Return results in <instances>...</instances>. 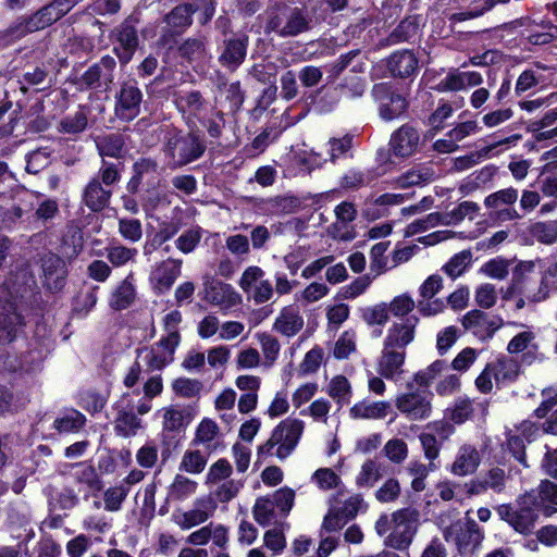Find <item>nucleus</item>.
<instances>
[{
	"label": "nucleus",
	"instance_id": "4d7b16f0",
	"mask_svg": "<svg viewBox=\"0 0 557 557\" xmlns=\"http://www.w3.org/2000/svg\"><path fill=\"white\" fill-rule=\"evenodd\" d=\"M129 488L124 484L109 487L103 493L104 509L115 512L122 508V504L126 499Z\"/></svg>",
	"mask_w": 557,
	"mask_h": 557
},
{
	"label": "nucleus",
	"instance_id": "1a4fd4ad",
	"mask_svg": "<svg viewBox=\"0 0 557 557\" xmlns=\"http://www.w3.org/2000/svg\"><path fill=\"white\" fill-rule=\"evenodd\" d=\"M24 325V317L8 288H0V344H9L15 339L18 330Z\"/></svg>",
	"mask_w": 557,
	"mask_h": 557
},
{
	"label": "nucleus",
	"instance_id": "bb28decb",
	"mask_svg": "<svg viewBox=\"0 0 557 557\" xmlns=\"http://www.w3.org/2000/svg\"><path fill=\"white\" fill-rule=\"evenodd\" d=\"M481 462V456L475 446L463 444L459 447L450 471L458 476H466L474 473Z\"/></svg>",
	"mask_w": 557,
	"mask_h": 557
},
{
	"label": "nucleus",
	"instance_id": "0eeeda50",
	"mask_svg": "<svg viewBox=\"0 0 557 557\" xmlns=\"http://www.w3.org/2000/svg\"><path fill=\"white\" fill-rule=\"evenodd\" d=\"M520 373L519 363L512 358H499L485 366L480 375L475 379L476 388L487 394L493 389V382L497 385L508 384L516 381Z\"/></svg>",
	"mask_w": 557,
	"mask_h": 557
},
{
	"label": "nucleus",
	"instance_id": "72a5a7b5",
	"mask_svg": "<svg viewBox=\"0 0 557 557\" xmlns=\"http://www.w3.org/2000/svg\"><path fill=\"white\" fill-rule=\"evenodd\" d=\"M198 482L184 474H176L168 487V502H185L196 494Z\"/></svg>",
	"mask_w": 557,
	"mask_h": 557
},
{
	"label": "nucleus",
	"instance_id": "f3484780",
	"mask_svg": "<svg viewBox=\"0 0 557 557\" xmlns=\"http://www.w3.org/2000/svg\"><path fill=\"white\" fill-rule=\"evenodd\" d=\"M116 416L114 418V432L122 437H131L136 435L141 428V420L134 413V407L125 394L114 405Z\"/></svg>",
	"mask_w": 557,
	"mask_h": 557
},
{
	"label": "nucleus",
	"instance_id": "4c0bfd02",
	"mask_svg": "<svg viewBox=\"0 0 557 557\" xmlns=\"http://www.w3.org/2000/svg\"><path fill=\"white\" fill-rule=\"evenodd\" d=\"M528 494H533L536 498L539 510H545L548 515L550 505L557 506V484L550 481H543L537 488L531 490Z\"/></svg>",
	"mask_w": 557,
	"mask_h": 557
},
{
	"label": "nucleus",
	"instance_id": "a19ab883",
	"mask_svg": "<svg viewBox=\"0 0 557 557\" xmlns=\"http://www.w3.org/2000/svg\"><path fill=\"white\" fill-rule=\"evenodd\" d=\"M48 81V73L41 67H36L30 72H26L23 75V81L18 82H11L10 84H13L17 86V92L22 94L24 97L27 92L28 86L35 87L37 91L45 89L49 83Z\"/></svg>",
	"mask_w": 557,
	"mask_h": 557
},
{
	"label": "nucleus",
	"instance_id": "cd10ccee",
	"mask_svg": "<svg viewBox=\"0 0 557 557\" xmlns=\"http://www.w3.org/2000/svg\"><path fill=\"white\" fill-rule=\"evenodd\" d=\"M389 410L388 401L361 400L349 409V416L355 420H381L387 417Z\"/></svg>",
	"mask_w": 557,
	"mask_h": 557
},
{
	"label": "nucleus",
	"instance_id": "37998d69",
	"mask_svg": "<svg viewBox=\"0 0 557 557\" xmlns=\"http://www.w3.org/2000/svg\"><path fill=\"white\" fill-rule=\"evenodd\" d=\"M97 149L101 157L121 158L124 147V139L120 134H109L98 137Z\"/></svg>",
	"mask_w": 557,
	"mask_h": 557
},
{
	"label": "nucleus",
	"instance_id": "f03ea898",
	"mask_svg": "<svg viewBox=\"0 0 557 557\" xmlns=\"http://www.w3.org/2000/svg\"><path fill=\"white\" fill-rule=\"evenodd\" d=\"M533 494L524 493L513 503L502 504L495 507L500 520L506 522L513 531L522 535L533 533L539 520V508Z\"/></svg>",
	"mask_w": 557,
	"mask_h": 557
},
{
	"label": "nucleus",
	"instance_id": "aec40b11",
	"mask_svg": "<svg viewBox=\"0 0 557 557\" xmlns=\"http://www.w3.org/2000/svg\"><path fill=\"white\" fill-rule=\"evenodd\" d=\"M114 34L119 42L114 51L120 61L126 64L138 47L137 29L129 20H126L115 28Z\"/></svg>",
	"mask_w": 557,
	"mask_h": 557
},
{
	"label": "nucleus",
	"instance_id": "a878e982",
	"mask_svg": "<svg viewBox=\"0 0 557 557\" xmlns=\"http://www.w3.org/2000/svg\"><path fill=\"white\" fill-rule=\"evenodd\" d=\"M304 323L299 308L290 305L281 309L273 323V330L283 336L293 337L302 330Z\"/></svg>",
	"mask_w": 557,
	"mask_h": 557
},
{
	"label": "nucleus",
	"instance_id": "052dcab7",
	"mask_svg": "<svg viewBox=\"0 0 557 557\" xmlns=\"http://www.w3.org/2000/svg\"><path fill=\"white\" fill-rule=\"evenodd\" d=\"M87 122V113L84 110H78L60 122L59 131L65 134H78L86 129Z\"/></svg>",
	"mask_w": 557,
	"mask_h": 557
},
{
	"label": "nucleus",
	"instance_id": "ea45409f",
	"mask_svg": "<svg viewBox=\"0 0 557 557\" xmlns=\"http://www.w3.org/2000/svg\"><path fill=\"white\" fill-rule=\"evenodd\" d=\"M137 256L136 248H129L120 243H111L106 247V257L108 261L115 268L126 265L135 260Z\"/></svg>",
	"mask_w": 557,
	"mask_h": 557
},
{
	"label": "nucleus",
	"instance_id": "7ed1b4c3",
	"mask_svg": "<svg viewBox=\"0 0 557 557\" xmlns=\"http://www.w3.org/2000/svg\"><path fill=\"white\" fill-rule=\"evenodd\" d=\"M312 16L308 10L298 7H277L269 15L265 32L282 38L296 37L312 28Z\"/></svg>",
	"mask_w": 557,
	"mask_h": 557
},
{
	"label": "nucleus",
	"instance_id": "864d4df0",
	"mask_svg": "<svg viewBox=\"0 0 557 557\" xmlns=\"http://www.w3.org/2000/svg\"><path fill=\"white\" fill-rule=\"evenodd\" d=\"M530 234L539 243L552 245L557 240V221L536 222L531 225Z\"/></svg>",
	"mask_w": 557,
	"mask_h": 557
},
{
	"label": "nucleus",
	"instance_id": "3c124183",
	"mask_svg": "<svg viewBox=\"0 0 557 557\" xmlns=\"http://www.w3.org/2000/svg\"><path fill=\"white\" fill-rule=\"evenodd\" d=\"M182 322V313L173 310L163 318V331L165 335L161 339L170 343L171 346H178L181 343V334L178 326Z\"/></svg>",
	"mask_w": 557,
	"mask_h": 557
},
{
	"label": "nucleus",
	"instance_id": "58836bf2",
	"mask_svg": "<svg viewBox=\"0 0 557 557\" xmlns=\"http://www.w3.org/2000/svg\"><path fill=\"white\" fill-rule=\"evenodd\" d=\"M86 423V417L78 410L69 409L53 422V428L60 433L78 432Z\"/></svg>",
	"mask_w": 557,
	"mask_h": 557
},
{
	"label": "nucleus",
	"instance_id": "6e6d98bb",
	"mask_svg": "<svg viewBox=\"0 0 557 557\" xmlns=\"http://www.w3.org/2000/svg\"><path fill=\"white\" fill-rule=\"evenodd\" d=\"M61 18V13L57 11L52 2L40 9L28 22L27 28L36 30L45 28Z\"/></svg>",
	"mask_w": 557,
	"mask_h": 557
},
{
	"label": "nucleus",
	"instance_id": "09e8293b",
	"mask_svg": "<svg viewBox=\"0 0 557 557\" xmlns=\"http://www.w3.org/2000/svg\"><path fill=\"white\" fill-rule=\"evenodd\" d=\"M519 198L518 189L508 187L490 194L484 199L487 209H499L503 206H513Z\"/></svg>",
	"mask_w": 557,
	"mask_h": 557
},
{
	"label": "nucleus",
	"instance_id": "b1692460",
	"mask_svg": "<svg viewBox=\"0 0 557 557\" xmlns=\"http://www.w3.org/2000/svg\"><path fill=\"white\" fill-rule=\"evenodd\" d=\"M182 260L169 258L156 264L151 282L160 293L169 290L181 275Z\"/></svg>",
	"mask_w": 557,
	"mask_h": 557
},
{
	"label": "nucleus",
	"instance_id": "6e6552de",
	"mask_svg": "<svg viewBox=\"0 0 557 557\" xmlns=\"http://www.w3.org/2000/svg\"><path fill=\"white\" fill-rule=\"evenodd\" d=\"M419 516V511L412 508L393 512V528L385 539V545L398 550L409 547L417 533Z\"/></svg>",
	"mask_w": 557,
	"mask_h": 557
},
{
	"label": "nucleus",
	"instance_id": "338daca9",
	"mask_svg": "<svg viewBox=\"0 0 557 557\" xmlns=\"http://www.w3.org/2000/svg\"><path fill=\"white\" fill-rule=\"evenodd\" d=\"M361 317L369 325H384L389 319V311L387 305L381 302L363 309Z\"/></svg>",
	"mask_w": 557,
	"mask_h": 557
},
{
	"label": "nucleus",
	"instance_id": "f8f14e48",
	"mask_svg": "<svg viewBox=\"0 0 557 557\" xmlns=\"http://www.w3.org/2000/svg\"><path fill=\"white\" fill-rule=\"evenodd\" d=\"M216 504L211 496L198 497L189 510L177 509L172 515V521L182 530H189L206 522L213 516Z\"/></svg>",
	"mask_w": 557,
	"mask_h": 557
},
{
	"label": "nucleus",
	"instance_id": "473e14b6",
	"mask_svg": "<svg viewBox=\"0 0 557 557\" xmlns=\"http://www.w3.org/2000/svg\"><path fill=\"white\" fill-rule=\"evenodd\" d=\"M435 177L436 173L432 166L419 164L398 176L395 184L399 188H409L412 186L429 184L433 182Z\"/></svg>",
	"mask_w": 557,
	"mask_h": 557
},
{
	"label": "nucleus",
	"instance_id": "79ce46f5",
	"mask_svg": "<svg viewBox=\"0 0 557 557\" xmlns=\"http://www.w3.org/2000/svg\"><path fill=\"white\" fill-rule=\"evenodd\" d=\"M194 12L191 4L177 5L166 15L165 21L175 33H181L191 25Z\"/></svg>",
	"mask_w": 557,
	"mask_h": 557
},
{
	"label": "nucleus",
	"instance_id": "5701e85b",
	"mask_svg": "<svg viewBox=\"0 0 557 557\" xmlns=\"http://www.w3.org/2000/svg\"><path fill=\"white\" fill-rule=\"evenodd\" d=\"M177 346L160 338L150 347L143 348L138 356L143 358L150 370H161L174 360V352Z\"/></svg>",
	"mask_w": 557,
	"mask_h": 557
},
{
	"label": "nucleus",
	"instance_id": "ddd939ff",
	"mask_svg": "<svg viewBox=\"0 0 557 557\" xmlns=\"http://www.w3.org/2000/svg\"><path fill=\"white\" fill-rule=\"evenodd\" d=\"M461 325L478 339L486 341L504 325V320L499 315L473 309L462 317Z\"/></svg>",
	"mask_w": 557,
	"mask_h": 557
},
{
	"label": "nucleus",
	"instance_id": "49530a36",
	"mask_svg": "<svg viewBox=\"0 0 557 557\" xmlns=\"http://www.w3.org/2000/svg\"><path fill=\"white\" fill-rule=\"evenodd\" d=\"M472 252L470 250H462L454 255L448 262L443 267V271L453 280L462 275L466 270L471 265Z\"/></svg>",
	"mask_w": 557,
	"mask_h": 557
},
{
	"label": "nucleus",
	"instance_id": "a18cd8bd",
	"mask_svg": "<svg viewBox=\"0 0 557 557\" xmlns=\"http://www.w3.org/2000/svg\"><path fill=\"white\" fill-rule=\"evenodd\" d=\"M382 478V465L373 459H368L361 466L356 478L359 487H372Z\"/></svg>",
	"mask_w": 557,
	"mask_h": 557
},
{
	"label": "nucleus",
	"instance_id": "8fccbe9b",
	"mask_svg": "<svg viewBox=\"0 0 557 557\" xmlns=\"http://www.w3.org/2000/svg\"><path fill=\"white\" fill-rule=\"evenodd\" d=\"M265 367H272L278 358L281 345L278 341L269 333H257Z\"/></svg>",
	"mask_w": 557,
	"mask_h": 557
},
{
	"label": "nucleus",
	"instance_id": "9b49d317",
	"mask_svg": "<svg viewBox=\"0 0 557 557\" xmlns=\"http://www.w3.org/2000/svg\"><path fill=\"white\" fill-rule=\"evenodd\" d=\"M373 97L379 103L380 116L384 121L399 117L407 110L408 102L392 85L381 83L374 85Z\"/></svg>",
	"mask_w": 557,
	"mask_h": 557
},
{
	"label": "nucleus",
	"instance_id": "e2e57ef3",
	"mask_svg": "<svg viewBox=\"0 0 557 557\" xmlns=\"http://www.w3.org/2000/svg\"><path fill=\"white\" fill-rule=\"evenodd\" d=\"M419 442L425 459L431 463H435V460L440 456L442 443L437 440L435 434H431L426 430L420 433Z\"/></svg>",
	"mask_w": 557,
	"mask_h": 557
},
{
	"label": "nucleus",
	"instance_id": "c756f323",
	"mask_svg": "<svg viewBox=\"0 0 557 557\" xmlns=\"http://www.w3.org/2000/svg\"><path fill=\"white\" fill-rule=\"evenodd\" d=\"M387 67L394 76L409 77L418 70V59L410 50L396 51L388 58Z\"/></svg>",
	"mask_w": 557,
	"mask_h": 557
},
{
	"label": "nucleus",
	"instance_id": "5fc2aeb1",
	"mask_svg": "<svg viewBox=\"0 0 557 557\" xmlns=\"http://www.w3.org/2000/svg\"><path fill=\"white\" fill-rule=\"evenodd\" d=\"M274 508L275 506L271 498H257L252 508V515L257 523L261 527L270 525L275 519Z\"/></svg>",
	"mask_w": 557,
	"mask_h": 557
},
{
	"label": "nucleus",
	"instance_id": "dca6fc26",
	"mask_svg": "<svg viewBox=\"0 0 557 557\" xmlns=\"http://www.w3.org/2000/svg\"><path fill=\"white\" fill-rule=\"evenodd\" d=\"M419 324L417 315L394 321L386 330L383 345L406 350L416 338V330Z\"/></svg>",
	"mask_w": 557,
	"mask_h": 557
},
{
	"label": "nucleus",
	"instance_id": "c85d7f7f",
	"mask_svg": "<svg viewBox=\"0 0 557 557\" xmlns=\"http://www.w3.org/2000/svg\"><path fill=\"white\" fill-rule=\"evenodd\" d=\"M135 298L136 288L134 285V274L129 272L111 293L109 306L116 311L124 310L135 301Z\"/></svg>",
	"mask_w": 557,
	"mask_h": 557
},
{
	"label": "nucleus",
	"instance_id": "f704fd0d",
	"mask_svg": "<svg viewBox=\"0 0 557 557\" xmlns=\"http://www.w3.org/2000/svg\"><path fill=\"white\" fill-rule=\"evenodd\" d=\"M111 191L106 189L99 178H92L84 190V202L92 211H101L109 203Z\"/></svg>",
	"mask_w": 557,
	"mask_h": 557
},
{
	"label": "nucleus",
	"instance_id": "6ab92c4d",
	"mask_svg": "<svg viewBox=\"0 0 557 557\" xmlns=\"http://www.w3.org/2000/svg\"><path fill=\"white\" fill-rule=\"evenodd\" d=\"M206 298L218 306L223 312L231 310L242 304V296L230 284L220 281H212L206 286Z\"/></svg>",
	"mask_w": 557,
	"mask_h": 557
},
{
	"label": "nucleus",
	"instance_id": "680f3d73",
	"mask_svg": "<svg viewBox=\"0 0 557 557\" xmlns=\"http://www.w3.org/2000/svg\"><path fill=\"white\" fill-rule=\"evenodd\" d=\"M38 200V196L32 191L23 190L18 194V203L14 206L9 212L8 218L12 221L22 219L26 213H29Z\"/></svg>",
	"mask_w": 557,
	"mask_h": 557
},
{
	"label": "nucleus",
	"instance_id": "412c9836",
	"mask_svg": "<svg viewBox=\"0 0 557 557\" xmlns=\"http://www.w3.org/2000/svg\"><path fill=\"white\" fill-rule=\"evenodd\" d=\"M420 135L409 124H404L391 137V149L395 156L406 158L412 156L419 146Z\"/></svg>",
	"mask_w": 557,
	"mask_h": 557
},
{
	"label": "nucleus",
	"instance_id": "603ef678",
	"mask_svg": "<svg viewBox=\"0 0 557 557\" xmlns=\"http://www.w3.org/2000/svg\"><path fill=\"white\" fill-rule=\"evenodd\" d=\"M473 405L469 398L459 397L451 407L446 410V417L456 424H462L471 418Z\"/></svg>",
	"mask_w": 557,
	"mask_h": 557
},
{
	"label": "nucleus",
	"instance_id": "e433bc0d",
	"mask_svg": "<svg viewBox=\"0 0 557 557\" xmlns=\"http://www.w3.org/2000/svg\"><path fill=\"white\" fill-rule=\"evenodd\" d=\"M380 173L376 170H349L342 177V187L358 189L371 185Z\"/></svg>",
	"mask_w": 557,
	"mask_h": 557
},
{
	"label": "nucleus",
	"instance_id": "13d9d810",
	"mask_svg": "<svg viewBox=\"0 0 557 557\" xmlns=\"http://www.w3.org/2000/svg\"><path fill=\"white\" fill-rule=\"evenodd\" d=\"M207 465V456L200 450H186L180 463V470L191 474L201 473Z\"/></svg>",
	"mask_w": 557,
	"mask_h": 557
},
{
	"label": "nucleus",
	"instance_id": "393cba45",
	"mask_svg": "<svg viewBox=\"0 0 557 557\" xmlns=\"http://www.w3.org/2000/svg\"><path fill=\"white\" fill-rule=\"evenodd\" d=\"M45 285L52 290H59L63 286L66 276V268L63 259L53 253H47L41 259Z\"/></svg>",
	"mask_w": 557,
	"mask_h": 557
},
{
	"label": "nucleus",
	"instance_id": "69168bd1",
	"mask_svg": "<svg viewBox=\"0 0 557 557\" xmlns=\"http://www.w3.org/2000/svg\"><path fill=\"white\" fill-rule=\"evenodd\" d=\"M311 482L320 490L326 491L337 487L342 480L331 468H320L311 475Z\"/></svg>",
	"mask_w": 557,
	"mask_h": 557
},
{
	"label": "nucleus",
	"instance_id": "9d476101",
	"mask_svg": "<svg viewBox=\"0 0 557 557\" xmlns=\"http://www.w3.org/2000/svg\"><path fill=\"white\" fill-rule=\"evenodd\" d=\"M114 99V113L117 119L129 122L139 115L143 92L136 79L131 78L123 82Z\"/></svg>",
	"mask_w": 557,
	"mask_h": 557
},
{
	"label": "nucleus",
	"instance_id": "20e7f679",
	"mask_svg": "<svg viewBox=\"0 0 557 557\" xmlns=\"http://www.w3.org/2000/svg\"><path fill=\"white\" fill-rule=\"evenodd\" d=\"M407 392L395 399L397 410L410 421H423L432 416V394L425 388H414V382L407 383Z\"/></svg>",
	"mask_w": 557,
	"mask_h": 557
},
{
	"label": "nucleus",
	"instance_id": "4be33fe9",
	"mask_svg": "<svg viewBox=\"0 0 557 557\" xmlns=\"http://www.w3.org/2000/svg\"><path fill=\"white\" fill-rule=\"evenodd\" d=\"M248 47V36L245 34L236 35L224 41V49L219 57L220 63L234 71L245 60Z\"/></svg>",
	"mask_w": 557,
	"mask_h": 557
},
{
	"label": "nucleus",
	"instance_id": "de8ad7c7",
	"mask_svg": "<svg viewBox=\"0 0 557 557\" xmlns=\"http://www.w3.org/2000/svg\"><path fill=\"white\" fill-rule=\"evenodd\" d=\"M389 244V240L380 242L373 245L370 250V269L376 275L382 274L391 269V260H388V258L385 256Z\"/></svg>",
	"mask_w": 557,
	"mask_h": 557
},
{
	"label": "nucleus",
	"instance_id": "a211bd4d",
	"mask_svg": "<svg viewBox=\"0 0 557 557\" xmlns=\"http://www.w3.org/2000/svg\"><path fill=\"white\" fill-rule=\"evenodd\" d=\"M406 350L382 346L377 359V373L386 380H397L404 373Z\"/></svg>",
	"mask_w": 557,
	"mask_h": 557
},
{
	"label": "nucleus",
	"instance_id": "774afa93",
	"mask_svg": "<svg viewBox=\"0 0 557 557\" xmlns=\"http://www.w3.org/2000/svg\"><path fill=\"white\" fill-rule=\"evenodd\" d=\"M414 300L407 294H403L393 298L387 305L388 311L399 319L409 317L408 314L414 309Z\"/></svg>",
	"mask_w": 557,
	"mask_h": 557
},
{
	"label": "nucleus",
	"instance_id": "423d86ee",
	"mask_svg": "<svg viewBox=\"0 0 557 557\" xmlns=\"http://www.w3.org/2000/svg\"><path fill=\"white\" fill-rule=\"evenodd\" d=\"M447 542H453L461 555L473 554L482 544L485 535L483 529L472 519L458 520L443 532Z\"/></svg>",
	"mask_w": 557,
	"mask_h": 557
},
{
	"label": "nucleus",
	"instance_id": "0e129e2a",
	"mask_svg": "<svg viewBox=\"0 0 557 557\" xmlns=\"http://www.w3.org/2000/svg\"><path fill=\"white\" fill-rule=\"evenodd\" d=\"M480 207L474 201H462L453 210L446 212L449 221V225L458 224L463 219L469 218L473 220L479 212Z\"/></svg>",
	"mask_w": 557,
	"mask_h": 557
},
{
	"label": "nucleus",
	"instance_id": "bf43d9fd",
	"mask_svg": "<svg viewBox=\"0 0 557 557\" xmlns=\"http://www.w3.org/2000/svg\"><path fill=\"white\" fill-rule=\"evenodd\" d=\"M440 224L449 225L446 212H432L423 219L416 220L408 226V233L417 234L419 232L435 227Z\"/></svg>",
	"mask_w": 557,
	"mask_h": 557
},
{
	"label": "nucleus",
	"instance_id": "2eb2a0df",
	"mask_svg": "<svg viewBox=\"0 0 557 557\" xmlns=\"http://www.w3.org/2000/svg\"><path fill=\"white\" fill-rule=\"evenodd\" d=\"M174 102L188 125H196L207 116L209 103L198 90L180 91Z\"/></svg>",
	"mask_w": 557,
	"mask_h": 557
},
{
	"label": "nucleus",
	"instance_id": "c03bdc74",
	"mask_svg": "<svg viewBox=\"0 0 557 557\" xmlns=\"http://www.w3.org/2000/svg\"><path fill=\"white\" fill-rule=\"evenodd\" d=\"M327 394L341 407L347 405L352 395L351 385L347 377L344 375L334 376L329 383Z\"/></svg>",
	"mask_w": 557,
	"mask_h": 557
},
{
	"label": "nucleus",
	"instance_id": "c9c22d12",
	"mask_svg": "<svg viewBox=\"0 0 557 557\" xmlns=\"http://www.w3.org/2000/svg\"><path fill=\"white\" fill-rule=\"evenodd\" d=\"M437 468L436 463H431L428 461V465L423 463L420 460H410L406 467L407 474L412 479L410 486L414 492H422L425 490V479L430 474V472L434 471Z\"/></svg>",
	"mask_w": 557,
	"mask_h": 557
},
{
	"label": "nucleus",
	"instance_id": "2f4dec72",
	"mask_svg": "<svg viewBox=\"0 0 557 557\" xmlns=\"http://www.w3.org/2000/svg\"><path fill=\"white\" fill-rule=\"evenodd\" d=\"M405 201V195L384 194L375 199H368L364 203L363 215L370 220H376L387 214L389 206H397Z\"/></svg>",
	"mask_w": 557,
	"mask_h": 557
},
{
	"label": "nucleus",
	"instance_id": "f257e3e1",
	"mask_svg": "<svg viewBox=\"0 0 557 557\" xmlns=\"http://www.w3.org/2000/svg\"><path fill=\"white\" fill-rule=\"evenodd\" d=\"M305 431V422L298 418L288 417L282 420L271 432L270 437L258 447L259 459L275 457L286 460L296 450Z\"/></svg>",
	"mask_w": 557,
	"mask_h": 557
},
{
	"label": "nucleus",
	"instance_id": "39448f33",
	"mask_svg": "<svg viewBox=\"0 0 557 557\" xmlns=\"http://www.w3.org/2000/svg\"><path fill=\"white\" fill-rule=\"evenodd\" d=\"M206 150V145L193 133L182 135L175 133L169 136L164 152L171 159L173 166H184L199 159Z\"/></svg>",
	"mask_w": 557,
	"mask_h": 557
},
{
	"label": "nucleus",
	"instance_id": "4468645a",
	"mask_svg": "<svg viewBox=\"0 0 557 557\" xmlns=\"http://www.w3.org/2000/svg\"><path fill=\"white\" fill-rule=\"evenodd\" d=\"M264 275L261 268L251 265L243 272L239 280L240 288L251 295L258 305L269 301L274 295L273 286L269 280H264Z\"/></svg>",
	"mask_w": 557,
	"mask_h": 557
},
{
	"label": "nucleus",
	"instance_id": "7c9ffc66",
	"mask_svg": "<svg viewBox=\"0 0 557 557\" xmlns=\"http://www.w3.org/2000/svg\"><path fill=\"white\" fill-rule=\"evenodd\" d=\"M518 295L524 296L529 304H537L546 300L549 296V287L545 276L540 281L521 277L517 278Z\"/></svg>",
	"mask_w": 557,
	"mask_h": 557
}]
</instances>
